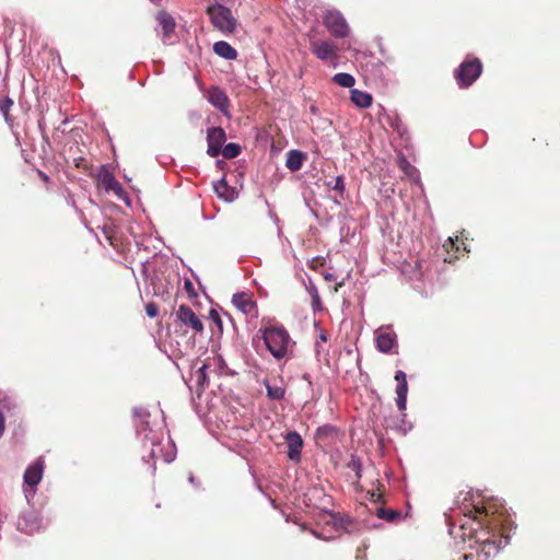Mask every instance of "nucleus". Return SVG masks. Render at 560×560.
Wrapping results in <instances>:
<instances>
[{
    "label": "nucleus",
    "instance_id": "nucleus-1",
    "mask_svg": "<svg viewBox=\"0 0 560 560\" xmlns=\"http://www.w3.org/2000/svg\"><path fill=\"white\" fill-rule=\"evenodd\" d=\"M464 514L471 522L469 538L482 548L486 556L491 551L498 552L508 544L506 529L511 521L504 505L494 500L482 501Z\"/></svg>",
    "mask_w": 560,
    "mask_h": 560
},
{
    "label": "nucleus",
    "instance_id": "nucleus-2",
    "mask_svg": "<svg viewBox=\"0 0 560 560\" xmlns=\"http://www.w3.org/2000/svg\"><path fill=\"white\" fill-rule=\"evenodd\" d=\"M262 339L269 352L277 360L289 358L295 342L284 327L269 326L262 330Z\"/></svg>",
    "mask_w": 560,
    "mask_h": 560
},
{
    "label": "nucleus",
    "instance_id": "nucleus-3",
    "mask_svg": "<svg viewBox=\"0 0 560 560\" xmlns=\"http://www.w3.org/2000/svg\"><path fill=\"white\" fill-rule=\"evenodd\" d=\"M213 27L223 34H233L237 30L238 22L232 11L224 4L214 3L206 9Z\"/></svg>",
    "mask_w": 560,
    "mask_h": 560
},
{
    "label": "nucleus",
    "instance_id": "nucleus-4",
    "mask_svg": "<svg viewBox=\"0 0 560 560\" xmlns=\"http://www.w3.org/2000/svg\"><path fill=\"white\" fill-rule=\"evenodd\" d=\"M133 416L137 420V433L139 435L143 434V442H149L151 444V452L150 456L153 459L160 458L161 455V447L159 443V435L153 431V429L150 427L149 418L150 412L142 408H135L133 409Z\"/></svg>",
    "mask_w": 560,
    "mask_h": 560
},
{
    "label": "nucleus",
    "instance_id": "nucleus-5",
    "mask_svg": "<svg viewBox=\"0 0 560 560\" xmlns=\"http://www.w3.org/2000/svg\"><path fill=\"white\" fill-rule=\"evenodd\" d=\"M482 62L478 58L467 57L454 71V78L460 89H467L481 75Z\"/></svg>",
    "mask_w": 560,
    "mask_h": 560
},
{
    "label": "nucleus",
    "instance_id": "nucleus-6",
    "mask_svg": "<svg viewBox=\"0 0 560 560\" xmlns=\"http://www.w3.org/2000/svg\"><path fill=\"white\" fill-rule=\"evenodd\" d=\"M175 318L180 326L190 329L195 335L203 334L205 326L201 318L188 305H179L175 311Z\"/></svg>",
    "mask_w": 560,
    "mask_h": 560
},
{
    "label": "nucleus",
    "instance_id": "nucleus-7",
    "mask_svg": "<svg viewBox=\"0 0 560 560\" xmlns=\"http://www.w3.org/2000/svg\"><path fill=\"white\" fill-rule=\"evenodd\" d=\"M324 25L336 38H345L350 33V27L345 16L340 11L335 9L327 11L324 16Z\"/></svg>",
    "mask_w": 560,
    "mask_h": 560
},
{
    "label": "nucleus",
    "instance_id": "nucleus-8",
    "mask_svg": "<svg viewBox=\"0 0 560 560\" xmlns=\"http://www.w3.org/2000/svg\"><path fill=\"white\" fill-rule=\"evenodd\" d=\"M225 131L221 127H212L208 129L207 141L208 150L207 153L211 158H215L221 153L223 143L225 142Z\"/></svg>",
    "mask_w": 560,
    "mask_h": 560
},
{
    "label": "nucleus",
    "instance_id": "nucleus-9",
    "mask_svg": "<svg viewBox=\"0 0 560 560\" xmlns=\"http://www.w3.org/2000/svg\"><path fill=\"white\" fill-rule=\"evenodd\" d=\"M337 46L328 40H311V51L320 60H331L337 57Z\"/></svg>",
    "mask_w": 560,
    "mask_h": 560
},
{
    "label": "nucleus",
    "instance_id": "nucleus-10",
    "mask_svg": "<svg viewBox=\"0 0 560 560\" xmlns=\"http://www.w3.org/2000/svg\"><path fill=\"white\" fill-rule=\"evenodd\" d=\"M232 303L243 314L250 317H257V305L248 294L244 292L234 294Z\"/></svg>",
    "mask_w": 560,
    "mask_h": 560
},
{
    "label": "nucleus",
    "instance_id": "nucleus-11",
    "mask_svg": "<svg viewBox=\"0 0 560 560\" xmlns=\"http://www.w3.org/2000/svg\"><path fill=\"white\" fill-rule=\"evenodd\" d=\"M288 445V457L293 462H300L301 451L303 447V440L301 435L295 431H290L284 436Z\"/></svg>",
    "mask_w": 560,
    "mask_h": 560
},
{
    "label": "nucleus",
    "instance_id": "nucleus-12",
    "mask_svg": "<svg viewBox=\"0 0 560 560\" xmlns=\"http://www.w3.org/2000/svg\"><path fill=\"white\" fill-rule=\"evenodd\" d=\"M395 380L397 382L396 386V404L400 411L406 410L407 405V394H408V383L406 373L402 371H397L395 374Z\"/></svg>",
    "mask_w": 560,
    "mask_h": 560
},
{
    "label": "nucleus",
    "instance_id": "nucleus-13",
    "mask_svg": "<svg viewBox=\"0 0 560 560\" xmlns=\"http://www.w3.org/2000/svg\"><path fill=\"white\" fill-rule=\"evenodd\" d=\"M361 70L366 80L382 79L384 75V63L380 60H366L361 62Z\"/></svg>",
    "mask_w": 560,
    "mask_h": 560
},
{
    "label": "nucleus",
    "instance_id": "nucleus-14",
    "mask_svg": "<svg viewBox=\"0 0 560 560\" xmlns=\"http://www.w3.org/2000/svg\"><path fill=\"white\" fill-rule=\"evenodd\" d=\"M208 101L222 113H226L230 106V100L226 93L218 86H213L208 92Z\"/></svg>",
    "mask_w": 560,
    "mask_h": 560
},
{
    "label": "nucleus",
    "instance_id": "nucleus-15",
    "mask_svg": "<svg viewBox=\"0 0 560 560\" xmlns=\"http://www.w3.org/2000/svg\"><path fill=\"white\" fill-rule=\"evenodd\" d=\"M100 184L106 191H113L118 197H121L125 194L121 184L108 171H105L100 175Z\"/></svg>",
    "mask_w": 560,
    "mask_h": 560
},
{
    "label": "nucleus",
    "instance_id": "nucleus-16",
    "mask_svg": "<svg viewBox=\"0 0 560 560\" xmlns=\"http://www.w3.org/2000/svg\"><path fill=\"white\" fill-rule=\"evenodd\" d=\"M43 478V464L36 462L27 467L24 472V482L30 487L37 486Z\"/></svg>",
    "mask_w": 560,
    "mask_h": 560
},
{
    "label": "nucleus",
    "instance_id": "nucleus-17",
    "mask_svg": "<svg viewBox=\"0 0 560 560\" xmlns=\"http://www.w3.org/2000/svg\"><path fill=\"white\" fill-rule=\"evenodd\" d=\"M396 346L394 332H381L376 337V347L383 353H388Z\"/></svg>",
    "mask_w": 560,
    "mask_h": 560
},
{
    "label": "nucleus",
    "instance_id": "nucleus-18",
    "mask_svg": "<svg viewBox=\"0 0 560 560\" xmlns=\"http://www.w3.org/2000/svg\"><path fill=\"white\" fill-rule=\"evenodd\" d=\"M213 51L226 60H235L237 58V51L228 42L220 40L214 43Z\"/></svg>",
    "mask_w": 560,
    "mask_h": 560
},
{
    "label": "nucleus",
    "instance_id": "nucleus-19",
    "mask_svg": "<svg viewBox=\"0 0 560 560\" xmlns=\"http://www.w3.org/2000/svg\"><path fill=\"white\" fill-rule=\"evenodd\" d=\"M304 160H305V154L303 152L298 151V150H290L287 153L285 166L290 171L296 172V171L301 170Z\"/></svg>",
    "mask_w": 560,
    "mask_h": 560
},
{
    "label": "nucleus",
    "instance_id": "nucleus-20",
    "mask_svg": "<svg viewBox=\"0 0 560 560\" xmlns=\"http://www.w3.org/2000/svg\"><path fill=\"white\" fill-rule=\"evenodd\" d=\"M156 19H158L159 24L161 25V27L163 30V37L165 39L170 38L171 35L174 33L175 25H176L173 16L170 15L168 13H166V12H160L158 14Z\"/></svg>",
    "mask_w": 560,
    "mask_h": 560
},
{
    "label": "nucleus",
    "instance_id": "nucleus-21",
    "mask_svg": "<svg viewBox=\"0 0 560 560\" xmlns=\"http://www.w3.org/2000/svg\"><path fill=\"white\" fill-rule=\"evenodd\" d=\"M351 101L360 108H368L372 105V95L360 91V90H352L351 91Z\"/></svg>",
    "mask_w": 560,
    "mask_h": 560
},
{
    "label": "nucleus",
    "instance_id": "nucleus-22",
    "mask_svg": "<svg viewBox=\"0 0 560 560\" xmlns=\"http://www.w3.org/2000/svg\"><path fill=\"white\" fill-rule=\"evenodd\" d=\"M213 188L219 198L224 199L225 201L232 200L233 191L230 189L228 182L224 177L218 180L213 185Z\"/></svg>",
    "mask_w": 560,
    "mask_h": 560
},
{
    "label": "nucleus",
    "instance_id": "nucleus-23",
    "mask_svg": "<svg viewBox=\"0 0 560 560\" xmlns=\"http://www.w3.org/2000/svg\"><path fill=\"white\" fill-rule=\"evenodd\" d=\"M267 389V396L272 400H281L284 397L285 389L280 385H271L267 380L264 381Z\"/></svg>",
    "mask_w": 560,
    "mask_h": 560
},
{
    "label": "nucleus",
    "instance_id": "nucleus-24",
    "mask_svg": "<svg viewBox=\"0 0 560 560\" xmlns=\"http://www.w3.org/2000/svg\"><path fill=\"white\" fill-rule=\"evenodd\" d=\"M332 81L342 88H352L355 83L353 75L345 72L335 74Z\"/></svg>",
    "mask_w": 560,
    "mask_h": 560
},
{
    "label": "nucleus",
    "instance_id": "nucleus-25",
    "mask_svg": "<svg viewBox=\"0 0 560 560\" xmlns=\"http://www.w3.org/2000/svg\"><path fill=\"white\" fill-rule=\"evenodd\" d=\"M376 516L388 522H394L400 517V513L396 510L378 508L376 510Z\"/></svg>",
    "mask_w": 560,
    "mask_h": 560
},
{
    "label": "nucleus",
    "instance_id": "nucleus-26",
    "mask_svg": "<svg viewBox=\"0 0 560 560\" xmlns=\"http://www.w3.org/2000/svg\"><path fill=\"white\" fill-rule=\"evenodd\" d=\"M12 106L13 101L9 96L0 98V112L3 115L7 122L11 121L10 110Z\"/></svg>",
    "mask_w": 560,
    "mask_h": 560
},
{
    "label": "nucleus",
    "instance_id": "nucleus-27",
    "mask_svg": "<svg viewBox=\"0 0 560 560\" xmlns=\"http://www.w3.org/2000/svg\"><path fill=\"white\" fill-rule=\"evenodd\" d=\"M221 153L225 159H234L241 153V147L236 143H228L223 149H221Z\"/></svg>",
    "mask_w": 560,
    "mask_h": 560
},
{
    "label": "nucleus",
    "instance_id": "nucleus-28",
    "mask_svg": "<svg viewBox=\"0 0 560 560\" xmlns=\"http://www.w3.org/2000/svg\"><path fill=\"white\" fill-rule=\"evenodd\" d=\"M209 318L215 324V326L218 327V330L220 332H222L223 324H222V319H221L219 312L214 308H211L209 312Z\"/></svg>",
    "mask_w": 560,
    "mask_h": 560
},
{
    "label": "nucleus",
    "instance_id": "nucleus-29",
    "mask_svg": "<svg viewBox=\"0 0 560 560\" xmlns=\"http://www.w3.org/2000/svg\"><path fill=\"white\" fill-rule=\"evenodd\" d=\"M312 294V305L314 310H322V300L316 289L313 290Z\"/></svg>",
    "mask_w": 560,
    "mask_h": 560
},
{
    "label": "nucleus",
    "instance_id": "nucleus-30",
    "mask_svg": "<svg viewBox=\"0 0 560 560\" xmlns=\"http://www.w3.org/2000/svg\"><path fill=\"white\" fill-rule=\"evenodd\" d=\"M145 313L150 318H154L159 314V308L154 303H148L145 305Z\"/></svg>",
    "mask_w": 560,
    "mask_h": 560
},
{
    "label": "nucleus",
    "instance_id": "nucleus-31",
    "mask_svg": "<svg viewBox=\"0 0 560 560\" xmlns=\"http://www.w3.org/2000/svg\"><path fill=\"white\" fill-rule=\"evenodd\" d=\"M328 340L327 334L324 330H320L318 339L315 342L316 352L319 353L322 350L320 343H325Z\"/></svg>",
    "mask_w": 560,
    "mask_h": 560
},
{
    "label": "nucleus",
    "instance_id": "nucleus-32",
    "mask_svg": "<svg viewBox=\"0 0 560 560\" xmlns=\"http://www.w3.org/2000/svg\"><path fill=\"white\" fill-rule=\"evenodd\" d=\"M184 289L189 298L196 296L195 288L190 280H185Z\"/></svg>",
    "mask_w": 560,
    "mask_h": 560
},
{
    "label": "nucleus",
    "instance_id": "nucleus-33",
    "mask_svg": "<svg viewBox=\"0 0 560 560\" xmlns=\"http://www.w3.org/2000/svg\"><path fill=\"white\" fill-rule=\"evenodd\" d=\"M334 189L335 190H338L340 194L343 192L345 190V183H343V177L341 176H338L335 180V185H334Z\"/></svg>",
    "mask_w": 560,
    "mask_h": 560
},
{
    "label": "nucleus",
    "instance_id": "nucleus-34",
    "mask_svg": "<svg viewBox=\"0 0 560 560\" xmlns=\"http://www.w3.org/2000/svg\"><path fill=\"white\" fill-rule=\"evenodd\" d=\"M370 498H371V500H372V501H374V502H380V501H382V494H381V493H377V492H375V491L370 492Z\"/></svg>",
    "mask_w": 560,
    "mask_h": 560
},
{
    "label": "nucleus",
    "instance_id": "nucleus-35",
    "mask_svg": "<svg viewBox=\"0 0 560 560\" xmlns=\"http://www.w3.org/2000/svg\"><path fill=\"white\" fill-rule=\"evenodd\" d=\"M37 174H38L39 178H40L44 183H46V184H47V183H49L50 178H49V176H48L46 173H44V172H43V171H40V170H37Z\"/></svg>",
    "mask_w": 560,
    "mask_h": 560
},
{
    "label": "nucleus",
    "instance_id": "nucleus-36",
    "mask_svg": "<svg viewBox=\"0 0 560 560\" xmlns=\"http://www.w3.org/2000/svg\"><path fill=\"white\" fill-rule=\"evenodd\" d=\"M205 370H206V366H202L198 370V372H197L198 383H201V380L203 381L206 378Z\"/></svg>",
    "mask_w": 560,
    "mask_h": 560
},
{
    "label": "nucleus",
    "instance_id": "nucleus-37",
    "mask_svg": "<svg viewBox=\"0 0 560 560\" xmlns=\"http://www.w3.org/2000/svg\"><path fill=\"white\" fill-rule=\"evenodd\" d=\"M237 0H217V3L233 5Z\"/></svg>",
    "mask_w": 560,
    "mask_h": 560
},
{
    "label": "nucleus",
    "instance_id": "nucleus-38",
    "mask_svg": "<svg viewBox=\"0 0 560 560\" xmlns=\"http://www.w3.org/2000/svg\"><path fill=\"white\" fill-rule=\"evenodd\" d=\"M324 278H325V280H327V281H335V280H336V278H335V277H334V275H331V273H326V275L324 276Z\"/></svg>",
    "mask_w": 560,
    "mask_h": 560
},
{
    "label": "nucleus",
    "instance_id": "nucleus-39",
    "mask_svg": "<svg viewBox=\"0 0 560 560\" xmlns=\"http://www.w3.org/2000/svg\"><path fill=\"white\" fill-rule=\"evenodd\" d=\"M453 245H454V241L450 237V238L447 240V242L444 244V247H446V248H447L448 246H453Z\"/></svg>",
    "mask_w": 560,
    "mask_h": 560
},
{
    "label": "nucleus",
    "instance_id": "nucleus-40",
    "mask_svg": "<svg viewBox=\"0 0 560 560\" xmlns=\"http://www.w3.org/2000/svg\"><path fill=\"white\" fill-rule=\"evenodd\" d=\"M342 284H343V282H342V281H341V282L336 283V285H335V288H334V292H338V291H339V288H341V287H342Z\"/></svg>",
    "mask_w": 560,
    "mask_h": 560
}]
</instances>
